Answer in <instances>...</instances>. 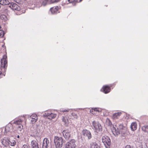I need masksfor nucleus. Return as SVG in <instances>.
<instances>
[{
    "instance_id": "9b49d317",
    "label": "nucleus",
    "mask_w": 148,
    "mask_h": 148,
    "mask_svg": "<svg viewBox=\"0 0 148 148\" xmlns=\"http://www.w3.org/2000/svg\"><path fill=\"white\" fill-rule=\"evenodd\" d=\"M63 136L66 140H68L71 136V132L68 130H65L63 132Z\"/></svg>"
},
{
    "instance_id": "5701e85b",
    "label": "nucleus",
    "mask_w": 148,
    "mask_h": 148,
    "mask_svg": "<svg viewBox=\"0 0 148 148\" xmlns=\"http://www.w3.org/2000/svg\"><path fill=\"white\" fill-rule=\"evenodd\" d=\"M65 4H68L71 3H75L78 1L77 0H64Z\"/></svg>"
},
{
    "instance_id": "e433bc0d",
    "label": "nucleus",
    "mask_w": 148,
    "mask_h": 148,
    "mask_svg": "<svg viewBox=\"0 0 148 148\" xmlns=\"http://www.w3.org/2000/svg\"><path fill=\"white\" fill-rule=\"evenodd\" d=\"M93 109L95 110V111H98L97 109V108H95Z\"/></svg>"
},
{
    "instance_id": "f8f14e48",
    "label": "nucleus",
    "mask_w": 148,
    "mask_h": 148,
    "mask_svg": "<svg viewBox=\"0 0 148 148\" xmlns=\"http://www.w3.org/2000/svg\"><path fill=\"white\" fill-rule=\"evenodd\" d=\"M59 7L58 6H55L51 7L50 9V11L53 14H56L59 12L58 11Z\"/></svg>"
},
{
    "instance_id": "7ed1b4c3",
    "label": "nucleus",
    "mask_w": 148,
    "mask_h": 148,
    "mask_svg": "<svg viewBox=\"0 0 148 148\" xmlns=\"http://www.w3.org/2000/svg\"><path fill=\"white\" fill-rule=\"evenodd\" d=\"M54 143L56 148H61L62 146L63 140L61 137L56 136L54 137Z\"/></svg>"
},
{
    "instance_id": "aec40b11",
    "label": "nucleus",
    "mask_w": 148,
    "mask_h": 148,
    "mask_svg": "<svg viewBox=\"0 0 148 148\" xmlns=\"http://www.w3.org/2000/svg\"><path fill=\"white\" fill-rule=\"evenodd\" d=\"M22 121V120L19 119L14 121V123L16 125H18L21 124Z\"/></svg>"
},
{
    "instance_id": "6ab92c4d",
    "label": "nucleus",
    "mask_w": 148,
    "mask_h": 148,
    "mask_svg": "<svg viewBox=\"0 0 148 148\" xmlns=\"http://www.w3.org/2000/svg\"><path fill=\"white\" fill-rule=\"evenodd\" d=\"M131 128L133 131L135 130L137 128V124L136 122L132 123L131 125Z\"/></svg>"
},
{
    "instance_id": "4468645a",
    "label": "nucleus",
    "mask_w": 148,
    "mask_h": 148,
    "mask_svg": "<svg viewBox=\"0 0 148 148\" xmlns=\"http://www.w3.org/2000/svg\"><path fill=\"white\" fill-rule=\"evenodd\" d=\"M49 144V140L47 138H45L43 140L42 148H47Z\"/></svg>"
},
{
    "instance_id": "c85d7f7f",
    "label": "nucleus",
    "mask_w": 148,
    "mask_h": 148,
    "mask_svg": "<svg viewBox=\"0 0 148 148\" xmlns=\"http://www.w3.org/2000/svg\"><path fill=\"white\" fill-rule=\"evenodd\" d=\"M62 121L65 124H67L68 123V121L66 119V118L65 117L63 116L62 118Z\"/></svg>"
},
{
    "instance_id": "f704fd0d",
    "label": "nucleus",
    "mask_w": 148,
    "mask_h": 148,
    "mask_svg": "<svg viewBox=\"0 0 148 148\" xmlns=\"http://www.w3.org/2000/svg\"><path fill=\"white\" fill-rule=\"evenodd\" d=\"M125 148H131V146L130 145H127L125 146Z\"/></svg>"
},
{
    "instance_id": "9d476101",
    "label": "nucleus",
    "mask_w": 148,
    "mask_h": 148,
    "mask_svg": "<svg viewBox=\"0 0 148 148\" xmlns=\"http://www.w3.org/2000/svg\"><path fill=\"white\" fill-rule=\"evenodd\" d=\"M9 5V7L13 10L19 11L20 10V7L16 3H12Z\"/></svg>"
},
{
    "instance_id": "2eb2a0df",
    "label": "nucleus",
    "mask_w": 148,
    "mask_h": 148,
    "mask_svg": "<svg viewBox=\"0 0 148 148\" xmlns=\"http://www.w3.org/2000/svg\"><path fill=\"white\" fill-rule=\"evenodd\" d=\"M32 119L31 121L32 123H35L38 120L37 115L35 114H33L30 117Z\"/></svg>"
},
{
    "instance_id": "c756f323",
    "label": "nucleus",
    "mask_w": 148,
    "mask_h": 148,
    "mask_svg": "<svg viewBox=\"0 0 148 148\" xmlns=\"http://www.w3.org/2000/svg\"><path fill=\"white\" fill-rule=\"evenodd\" d=\"M4 35V32L3 30H0V37H3Z\"/></svg>"
},
{
    "instance_id": "0eeeda50",
    "label": "nucleus",
    "mask_w": 148,
    "mask_h": 148,
    "mask_svg": "<svg viewBox=\"0 0 148 148\" xmlns=\"http://www.w3.org/2000/svg\"><path fill=\"white\" fill-rule=\"evenodd\" d=\"M92 125L94 129L97 132L102 131V127L98 122L94 121L92 123Z\"/></svg>"
},
{
    "instance_id": "1a4fd4ad",
    "label": "nucleus",
    "mask_w": 148,
    "mask_h": 148,
    "mask_svg": "<svg viewBox=\"0 0 148 148\" xmlns=\"http://www.w3.org/2000/svg\"><path fill=\"white\" fill-rule=\"evenodd\" d=\"M82 134L84 136L87 137L88 139H90L92 137L90 132L87 130H83L82 131Z\"/></svg>"
},
{
    "instance_id": "4c0bfd02",
    "label": "nucleus",
    "mask_w": 148,
    "mask_h": 148,
    "mask_svg": "<svg viewBox=\"0 0 148 148\" xmlns=\"http://www.w3.org/2000/svg\"><path fill=\"white\" fill-rule=\"evenodd\" d=\"M5 130H7L8 129V127H7L5 128Z\"/></svg>"
},
{
    "instance_id": "a878e982",
    "label": "nucleus",
    "mask_w": 148,
    "mask_h": 148,
    "mask_svg": "<svg viewBox=\"0 0 148 148\" xmlns=\"http://www.w3.org/2000/svg\"><path fill=\"white\" fill-rule=\"evenodd\" d=\"M0 19L5 21L7 19V18L5 15L4 14H1L0 15Z\"/></svg>"
},
{
    "instance_id": "20e7f679",
    "label": "nucleus",
    "mask_w": 148,
    "mask_h": 148,
    "mask_svg": "<svg viewBox=\"0 0 148 148\" xmlns=\"http://www.w3.org/2000/svg\"><path fill=\"white\" fill-rule=\"evenodd\" d=\"M102 141L106 148H110L111 143L109 137L107 136H103L102 138Z\"/></svg>"
},
{
    "instance_id": "39448f33",
    "label": "nucleus",
    "mask_w": 148,
    "mask_h": 148,
    "mask_svg": "<svg viewBox=\"0 0 148 148\" xmlns=\"http://www.w3.org/2000/svg\"><path fill=\"white\" fill-rule=\"evenodd\" d=\"M76 141L74 139H72L67 142L65 145V148H75L76 147Z\"/></svg>"
},
{
    "instance_id": "f257e3e1",
    "label": "nucleus",
    "mask_w": 148,
    "mask_h": 148,
    "mask_svg": "<svg viewBox=\"0 0 148 148\" xmlns=\"http://www.w3.org/2000/svg\"><path fill=\"white\" fill-rule=\"evenodd\" d=\"M5 56H4L1 60V65H0V78L4 76L5 74L6 67L7 66V61Z\"/></svg>"
},
{
    "instance_id": "cd10ccee",
    "label": "nucleus",
    "mask_w": 148,
    "mask_h": 148,
    "mask_svg": "<svg viewBox=\"0 0 148 148\" xmlns=\"http://www.w3.org/2000/svg\"><path fill=\"white\" fill-rule=\"evenodd\" d=\"M71 115L74 118L77 119L78 118V116L76 113L73 112L72 113Z\"/></svg>"
},
{
    "instance_id": "6e6552de",
    "label": "nucleus",
    "mask_w": 148,
    "mask_h": 148,
    "mask_svg": "<svg viewBox=\"0 0 148 148\" xmlns=\"http://www.w3.org/2000/svg\"><path fill=\"white\" fill-rule=\"evenodd\" d=\"M43 115L44 116L48 117V119L50 120L54 119L57 116L56 114L52 113L50 111H46Z\"/></svg>"
},
{
    "instance_id": "72a5a7b5",
    "label": "nucleus",
    "mask_w": 148,
    "mask_h": 148,
    "mask_svg": "<svg viewBox=\"0 0 148 148\" xmlns=\"http://www.w3.org/2000/svg\"><path fill=\"white\" fill-rule=\"evenodd\" d=\"M69 111V109H68L67 110L65 109V110H62V112H68V111Z\"/></svg>"
},
{
    "instance_id": "f03ea898",
    "label": "nucleus",
    "mask_w": 148,
    "mask_h": 148,
    "mask_svg": "<svg viewBox=\"0 0 148 148\" xmlns=\"http://www.w3.org/2000/svg\"><path fill=\"white\" fill-rule=\"evenodd\" d=\"M125 130V127L123 125L120 124L117 127V129L116 127H113L112 129V132L115 136H117L121 133L124 134Z\"/></svg>"
},
{
    "instance_id": "58836bf2",
    "label": "nucleus",
    "mask_w": 148,
    "mask_h": 148,
    "mask_svg": "<svg viewBox=\"0 0 148 148\" xmlns=\"http://www.w3.org/2000/svg\"><path fill=\"white\" fill-rule=\"evenodd\" d=\"M17 137V138H19V135H18Z\"/></svg>"
},
{
    "instance_id": "ddd939ff",
    "label": "nucleus",
    "mask_w": 148,
    "mask_h": 148,
    "mask_svg": "<svg viewBox=\"0 0 148 148\" xmlns=\"http://www.w3.org/2000/svg\"><path fill=\"white\" fill-rule=\"evenodd\" d=\"M1 143L5 147H6L9 145V139L6 138H5L1 140Z\"/></svg>"
},
{
    "instance_id": "412c9836",
    "label": "nucleus",
    "mask_w": 148,
    "mask_h": 148,
    "mask_svg": "<svg viewBox=\"0 0 148 148\" xmlns=\"http://www.w3.org/2000/svg\"><path fill=\"white\" fill-rule=\"evenodd\" d=\"M10 2L8 0H1L0 1V4L3 5H8Z\"/></svg>"
},
{
    "instance_id": "bb28decb",
    "label": "nucleus",
    "mask_w": 148,
    "mask_h": 148,
    "mask_svg": "<svg viewBox=\"0 0 148 148\" xmlns=\"http://www.w3.org/2000/svg\"><path fill=\"white\" fill-rule=\"evenodd\" d=\"M142 130L145 132H148V126H143L142 128Z\"/></svg>"
},
{
    "instance_id": "423d86ee",
    "label": "nucleus",
    "mask_w": 148,
    "mask_h": 148,
    "mask_svg": "<svg viewBox=\"0 0 148 148\" xmlns=\"http://www.w3.org/2000/svg\"><path fill=\"white\" fill-rule=\"evenodd\" d=\"M115 84H110L109 85L104 86L101 88V90L105 94H107L110 92L111 88L114 87Z\"/></svg>"
},
{
    "instance_id": "a211bd4d",
    "label": "nucleus",
    "mask_w": 148,
    "mask_h": 148,
    "mask_svg": "<svg viewBox=\"0 0 148 148\" xmlns=\"http://www.w3.org/2000/svg\"><path fill=\"white\" fill-rule=\"evenodd\" d=\"M15 138H9V143L10 146H14L16 143V142L15 140Z\"/></svg>"
},
{
    "instance_id": "b1692460",
    "label": "nucleus",
    "mask_w": 148,
    "mask_h": 148,
    "mask_svg": "<svg viewBox=\"0 0 148 148\" xmlns=\"http://www.w3.org/2000/svg\"><path fill=\"white\" fill-rule=\"evenodd\" d=\"M16 127L17 130L20 131H21L23 128V126L21 124L18 125H16Z\"/></svg>"
},
{
    "instance_id": "c9c22d12",
    "label": "nucleus",
    "mask_w": 148,
    "mask_h": 148,
    "mask_svg": "<svg viewBox=\"0 0 148 148\" xmlns=\"http://www.w3.org/2000/svg\"><path fill=\"white\" fill-rule=\"evenodd\" d=\"M16 2L18 3L20 1V0H14Z\"/></svg>"
},
{
    "instance_id": "7c9ffc66",
    "label": "nucleus",
    "mask_w": 148,
    "mask_h": 148,
    "mask_svg": "<svg viewBox=\"0 0 148 148\" xmlns=\"http://www.w3.org/2000/svg\"><path fill=\"white\" fill-rule=\"evenodd\" d=\"M22 148H30L29 145H24L23 146Z\"/></svg>"
},
{
    "instance_id": "2f4dec72",
    "label": "nucleus",
    "mask_w": 148,
    "mask_h": 148,
    "mask_svg": "<svg viewBox=\"0 0 148 148\" xmlns=\"http://www.w3.org/2000/svg\"><path fill=\"white\" fill-rule=\"evenodd\" d=\"M60 1V0H51V3L57 2Z\"/></svg>"
},
{
    "instance_id": "393cba45",
    "label": "nucleus",
    "mask_w": 148,
    "mask_h": 148,
    "mask_svg": "<svg viewBox=\"0 0 148 148\" xmlns=\"http://www.w3.org/2000/svg\"><path fill=\"white\" fill-rule=\"evenodd\" d=\"M106 123V124L108 126H111L112 125L110 120L108 119H107Z\"/></svg>"
},
{
    "instance_id": "f3484780",
    "label": "nucleus",
    "mask_w": 148,
    "mask_h": 148,
    "mask_svg": "<svg viewBox=\"0 0 148 148\" xmlns=\"http://www.w3.org/2000/svg\"><path fill=\"white\" fill-rule=\"evenodd\" d=\"M122 114V112H118L115 113L113 114L112 116V118L114 119H118Z\"/></svg>"
},
{
    "instance_id": "dca6fc26",
    "label": "nucleus",
    "mask_w": 148,
    "mask_h": 148,
    "mask_svg": "<svg viewBox=\"0 0 148 148\" xmlns=\"http://www.w3.org/2000/svg\"><path fill=\"white\" fill-rule=\"evenodd\" d=\"M31 145L32 148H39L38 143L35 140L31 141Z\"/></svg>"
},
{
    "instance_id": "4be33fe9",
    "label": "nucleus",
    "mask_w": 148,
    "mask_h": 148,
    "mask_svg": "<svg viewBox=\"0 0 148 148\" xmlns=\"http://www.w3.org/2000/svg\"><path fill=\"white\" fill-rule=\"evenodd\" d=\"M91 148H100L96 143H93L90 144Z\"/></svg>"
},
{
    "instance_id": "473e14b6",
    "label": "nucleus",
    "mask_w": 148,
    "mask_h": 148,
    "mask_svg": "<svg viewBox=\"0 0 148 148\" xmlns=\"http://www.w3.org/2000/svg\"><path fill=\"white\" fill-rule=\"evenodd\" d=\"M95 112V110H94L93 109H92L90 110V112L92 113V114H94L95 113H94V112Z\"/></svg>"
}]
</instances>
